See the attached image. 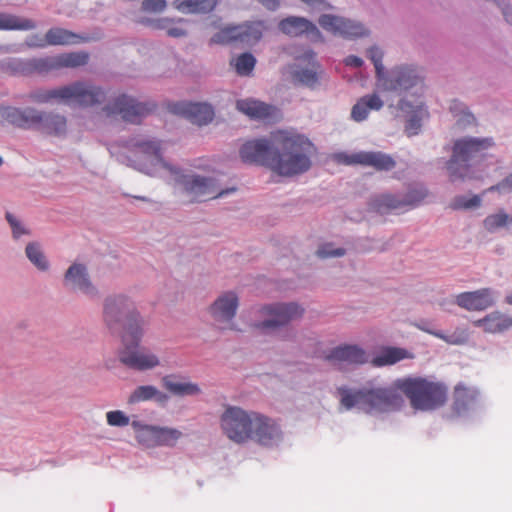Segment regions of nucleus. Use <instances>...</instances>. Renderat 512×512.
<instances>
[{
  "label": "nucleus",
  "instance_id": "obj_1",
  "mask_svg": "<svg viewBox=\"0 0 512 512\" xmlns=\"http://www.w3.org/2000/svg\"><path fill=\"white\" fill-rule=\"evenodd\" d=\"M314 144L295 131L278 130L270 139H256L244 143L240 157L245 163L268 167L281 176H295L308 171L315 154Z\"/></svg>",
  "mask_w": 512,
  "mask_h": 512
},
{
  "label": "nucleus",
  "instance_id": "obj_2",
  "mask_svg": "<svg viewBox=\"0 0 512 512\" xmlns=\"http://www.w3.org/2000/svg\"><path fill=\"white\" fill-rule=\"evenodd\" d=\"M104 320L113 330L122 324V348L119 361L130 369L146 371L160 365L158 356L146 348H139L143 336V321L133 303L125 296L108 297L104 304Z\"/></svg>",
  "mask_w": 512,
  "mask_h": 512
},
{
  "label": "nucleus",
  "instance_id": "obj_3",
  "mask_svg": "<svg viewBox=\"0 0 512 512\" xmlns=\"http://www.w3.org/2000/svg\"><path fill=\"white\" fill-rule=\"evenodd\" d=\"M122 162L141 172L150 173V168L157 165L170 171L182 185L190 202H203L223 196L235 189L220 190L213 178L198 175H180L179 171L168 165L161 155L159 141L149 139H132L128 142L127 151L122 155Z\"/></svg>",
  "mask_w": 512,
  "mask_h": 512
},
{
  "label": "nucleus",
  "instance_id": "obj_4",
  "mask_svg": "<svg viewBox=\"0 0 512 512\" xmlns=\"http://www.w3.org/2000/svg\"><path fill=\"white\" fill-rule=\"evenodd\" d=\"M379 86L386 91H395L405 96L398 103V110L407 117L405 131L409 136L416 135L421 127L422 119L427 116L422 94L424 91V75L420 69L412 65L394 67L380 80Z\"/></svg>",
  "mask_w": 512,
  "mask_h": 512
},
{
  "label": "nucleus",
  "instance_id": "obj_5",
  "mask_svg": "<svg viewBox=\"0 0 512 512\" xmlns=\"http://www.w3.org/2000/svg\"><path fill=\"white\" fill-rule=\"evenodd\" d=\"M337 392L340 395V403L346 410L357 408L368 414L398 410L404 403L395 382L392 387H380L369 381L360 389L339 387Z\"/></svg>",
  "mask_w": 512,
  "mask_h": 512
},
{
  "label": "nucleus",
  "instance_id": "obj_6",
  "mask_svg": "<svg viewBox=\"0 0 512 512\" xmlns=\"http://www.w3.org/2000/svg\"><path fill=\"white\" fill-rule=\"evenodd\" d=\"M413 409L430 412L443 407L448 400V387L433 377L409 376L395 380Z\"/></svg>",
  "mask_w": 512,
  "mask_h": 512
},
{
  "label": "nucleus",
  "instance_id": "obj_7",
  "mask_svg": "<svg viewBox=\"0 0 512 512\" xmlns=\"http://www.w3.org/2000/svg\"><path fill=\"white\" fill-rule=\"evenodd\" d=\"M494 146L492 138L465 137L454 142L451 159L447 162L452 182L468 177L470 162L483 159L488 149Z\"/></svg>",
  "mask_w": 512,
  "mask_h": 512
},
{
  "label": "nucleus",
  "instance_id": "obj_8",
  "mask_svg": "<svg viewBox=\"0 0 512 512\" xmlns=\"http://www.w3.org/2000/svg\"><path fill=\"white\" fill-rule=\"evenodd\" d=\"M255 412L237 406H228L220 417V427L223 433L236 444L247 443Z\"/></svg>",
  "mask_w": 512,
  "mask_h": 512
},
{
  "label": "nucleus",
  "instance_id": "obj_9",
  "mask_svg": "<svg viewBox=\"0 0 512 512\" xmlns=\"http://www.w3.org/2000/svg\"><path fill=\"white\" fill-rule=\"evenodd\" d=\"M64 104L79 107H91L101 104L105 98V91L90 82L76 81L64 86Z\"/></svg>",
  "mask_w": 512,
  "mask_h": 512
},
{
  "label": "nucleus",
  "instance_id": "obj_10",
  "mask_svg": "<svg viewBox=\"0 0 512 512\" xmlns=\"http://www.w3.org/2000/svg\"><path fill=\"white\" fill-rule=\"evenodd\" d=\"M333 159L338 164L361 165L377 171H389L396 166L395 160L381 151H360L351 154L340 152L334 154Z\"/></svg>",
  "mask_w": 512,
  "mask_h": 512
},
{
  "label": "nucleus",
  "instance_id": "obj_11",
  "mask_svg": "<svg viewBox=\"0 0 512 512\" xmlns=\"http://www.w3.org/2000/svg\"><path fill=\"white\" fill-rule=\"evenodd\" d=\"M154 107V105L140 103L134 98L122 94L107 104L104 111L108 116L120 115L126 122L139 123Z\"/></svg>",
  "mask_w": 512,
  "mask_h": 512
},
{
  "label": "nucleus",
  "instance_id": "obj_12",
  "mask_svg": "<svg viewBox=\"0 0 512 512\" xmlns=\"http://www.w3.org/2000/svg\"><path fill=\"white\" fill-rule=\"evenodd\" d=\"M283 433L278 422L262 413L255 412L249 441L260 446L273 447L278 445Z\"/></svg>",
  "mask_w": 512,
  "mask_h": 512
},
{
  "label": "nucleus",
  "instance_id": "obj_13",
  "mask_svg": "<svg viewBox=\"0 0 512 512\" xmlns=\"http://www.w3.org/2000/svg\"><path fill=\"white\" fill-rule=\"evenodd\" d=\"M262 313L268 317L255 327L262 330H273L288 322L298 319L303 314V309L295 303L273 304L262 308Z\"/></svg>",
  "mask_w": 512,
  "mask_h": 512
},
{
  "label": "nucleus",
  "instance_id": "obj_14",
  "mask_svg": "<svg viewBox=\"0 0 512 512\" xmlns=\"http://www.w3.org/2000/svg\"><path fill=\"white\" fill-rule=\"evenodd\" d=\"M318 22L324 30L347 39L364 37L369 34L368 29L361 23L340 16L324 14Z\"/></svg>",
  "mask_w": 512,
  "mask_h": 512
},
{
  "label": "nucleus",
  "instance_id": "obj_15",
  "mask_svg": "<svg viewBox=\"0 0 512 512\" xmlns=\"http://www.w3.org/2000/svg\"><path fill=\"white\" fill-rule=\"evenodd\" d=\"M426 195L427 193L423 188L409 191L404 200H399L390 194H384L374 199L373 207L381 214L405 207H414L418 205Z\"/></svg>",
  "mask_w": 512,
  "mask_h": 512
},
{
  "label": "nucleus",
  "instance_id": "obj_16",
  "mask_svg": "<svg viewBox=\"0 0 512 512\" xmlns=\"http://www.w3.org/2000/svg\"><path fill=\"white\" fill-rule=\"evenodd\" d=\"M325 359L342 369L345 365H361L368 361L366 351L358 345H342L332 349Z\"/></svg>",
  "mask_w": 512,
  "mask_h": 512
},
{
  "label": "nucleus",
  "instance_id": "obj_17",
  "mask_svg": "<svg viewBox=\"0 0 512 512\" xmlns=\"http://www.w3.org/2000/svg\"><path fill=\"white\" fill-rule=\"evenodd\" d=\"M171 111L200 126L208 124L214 117L213 108L206 103L178 102L171 106Z\"/></svg>",
  "mask_w": 512,
  "mask_h": 512
},
{
  "label": "nucleus",
  "instance_id": "obj_18",
  "mask_svg": "<svg viewBox=\"0 0 512 512\" xmlns=\"http://www.w3.org/2000/svg\"><path fill=\"white\" fill-rule=\"evenodd\" d=\"M2 118L11 125L22 129H36L41 120V111L32 108L6 107L1 111Z\"/></svg>",
  "mask_w": 512,
  "mask_h": 512
},
{
  "label": "nucleus",
  "instance_id": "obj_19",
  "mask_svg": "<svg viewBox=\"0 0 512 512\" xmlns=\"http://www.w3.org/2000/svg\"><path fill=\"white\" fill-rule=\"evenodd\" d=\"M455 303L468 311H483L494 305V298L491 289L482 288L458 294Z\"/></svg>",
  "mask_w": 512,
  "mask_h": 512
},
{
  "label": "nucleus",
  "instance_id": "obj_20",
  "mask_svg": "<svg viewBox=\"0 0 512 512\" xmlns=\"http://www.w3.org/2000/svg\"><path fill=\"white\" fill-rule=\"evenodd\" d=\"M301 59L306 62V65H296L291 72L292 79L295 83L312 88L318 82L320 65L316 62L315 53L312 50L305 52Z\"/></svg>",
  "mask_w": 512,
  "mask_h": 512
},
{
  "label": "nucleus",
  "instance_id": "obj_21",
  "mask_svg": "<svg viewBox=\"0 0 512 512\" xmlns=\"http://www.w3.org/2000/svg\"><path fill=\"white\" fill-rule=\"evenodd\" d=\"M64 283L73 290H79L87 295H93L96 292L95 287L89 280L87 269L82 264L71 265L66 274Z\"/></svg>",
  "mask_w": 512,
  "mask_h": 512
},
{
  "label": "nucleus",
  "instance_id": "obj_22",
  "mask_svg": "<svg viewBox=\"0 0 512 512\" xmlns=\"http://www.w3.org/2000/svg\"><path fill=\"white\" fill-rule=\"evenodd\" d=\"M238 297L233 292L221 295L210 307V313L217 322H228L236 313Z\"/></svg>",
  "mask_w": 512,
  "mask_h": 512
},
{
  "label": "nucleus",
  "instance_id": "obj_23",
  "mask_svg": "<svg viewBox=\"0 0 512 512\" xmlns=\"http://www.w3.org/2000/svg\"><path fill=\"white\" fill-rule=\"evenodd\" d=\"M88 37H83L67 29L54 27L49 29L45 34V40H41L40 43H35L41 48L48 45L60 46V45H72L79 44L88 41Z\"/></svg>",
  "mask_w": 512,
  "mask_h": 512
},
{
  "label": "nucleus",
  "instance_id": "obj_24",
  "mask_svg": "<svg viewBox=\"0 0 512 512\" xmlns=\"http://www.w3.org/2000/svg\"><path fill=\"white\" fill-rule=\"evenodd\" d=\"M236 108L241 113L255 120L270 118L275 112V108L272 105L253 98L237 100Z\"/></svg>",
  "mask_w": 512,
  "mask_h": 512
},
{
  "label": "nucleus",
  "instance_id": "obj_25",
  "mask_svg": "<svg viewBox=\"0 0 512 512\" xmlns=\"http://www.w3.org/2000/svg\"><path fill=\"white\" fill-rule=\"evenodd\" d=\"M473 325L481 327L486 333H502L512 327V316L494 311L481 319L473 321Z\"/></svg>",
  "mask_w": 512,
  "mask_h": 512
},
{
  "label": "nucleus",
  "instance_id": "obj_26",
  "mask_svg": "<svg viewBox=\"0 0 512 512\" xmlns=\"http://www.w3.org/2000/svg\"><path fill=\"white\" fill-rule=\"evenodd\" d=\"M278 27L281 32L292 37H297L304 33H312L317 37H321L317 27L312 22L302 17H287L280 21Z\"/></svg>",
  "mask_w": 512,
  "mask_h": 512
},
{
  "label": "nucleus",
  "instance_id": "obj_27",
  "mask_svg": "<svg viewBox=\"0 0 512 512\" xmlns=\"http://www.w3.org/2000/svg\"><path fill=\"white\" fill-rule=\"evenodd\" d=\"M16 69L26 75L34 73L44 74L58 70L56 55L20 60L17 63Z\"/></svg>",
  "mask_w": 512,
  "mask_h": 512
},
{
  "label": "nucleus",
  "instance_id": "obj_28",
  "mask_svg": "<svg viewBox=\"0 0 512 512\" xmlns=\"http://www.w3.org/2000/svg\"><path fill=\"white\" fill-rule=\"evenodd\" d=\"M36 129L48 135L61 136L67 131V119L58 113L41 111V120Z\"/></svg>",
  "mask_w": 512,
  "mask_h": 512
},
{
  "label": "nucleus",
  "instance_id": "obj_29",
  "mask_svg": "<svg viewBox=\"0 0 512 512\" xmlns=\"http://www.w3.org/2000/svg\"><path fill=\"white\" fill-rule=\"evenodd\" d=\"M383 107L381 98L373 93L361 97L352 107L351 118L357 122L365 120L371 110H380Z\"/></svg>",
  "mask_w": 512,
  "mask_h": 512
},
{
  "label": "nucleus",
  "instance_id": "obj_30",
  "mask_svg": "<svg viewBox=\"0 0 512 512\" xmlns=\"http://www.w3.org/2000/svg\"><path fill=\"white\" fill-rule=\"evenodd\" d=\"M477 391L460 383L454 387L452 411L456 416L466 412L475 401Z\"/></svg>",
  "mask_w": 512,
  "mask_h": 512
},
{
  "label": "nucleus",
  "instance_id": "obj_31",
  "mask_svg": "<svg viewBox=\"0 0 512 512\" xmlns=\"http://www.w3.org/2000/svg\"><path fill=\"white\" fill-rule=\"evenodd\" d=\"M412 354L404 348L399 347H383L378 355H376L371 363L375 367H383L393 365L401 360L412 358Z\"/></svg>",
  "mask_w": 512,
  "mask_h": 512
},
{
  "label": "nucleus",
  "instance_id": "obj_32",
  "mask_svg": "<svg viewBox=\"0 0 512 512\" xmlns=\"http://www.w3.org/2000/svg\"><path fill=\"white\" fill-rule=\"evenodd\" d=\"M236 29L239 42L254 44L261 39L266 26L263 21H252L236 25Z\"/></svg>",
  "mask_w": 512,
  "mask_h": 512
},
{
  "label": "nucleus",
  "instance_id": "obj_33",
  "mask_svg": "<svg viewBox=\"0 0 512 512\" xmlns=\"http://www.w3.org/2000/svg\"><path fill=\"white\" fill-rule=\"evenodd\" d=\"M168 399V396L161 392L157 387L153 385H142L138 386L128 397L127 402L129 404H136L140 402L155 400L159 403H164Z\"/></svg>",
  "mask_w": 512,
  "mask_h": 512
},
{
  "label": "nucleus",
  "instance_id": "obj_34",
  "mask_svg": "<svg viewBox=\"0 0 512 512\" xmlns=\"http://www.w3.org/2000/svg\"><path fill=\"white\" fill-rule=\"evenodd\" d=\"M162 382L165 389L176 396H192L201 393V389L196 383L179 381L173 376H165Z\"/></svg>",
  "mask_w": 512,
  "mask_h": 512
},
{
  "label": "nucleus",
  "instance_id": "obj_35",
  "mask_svg": "<svg viewBox=\"0 0 512 512\" xmlns=\"http://www.w3.org/2000/svg\"><path fill=\"white\" fill-rule=\"evenodd\" d=\"M132 427L135 430L136 440L139 444L147 448L157 447V438L159 426L145 425L138 421L132 422Z\"/></svg>",
  "mask_w": 512,
  "mask_h": 512
},
{
  "label": "nucleus",
  "instance_id": "obj_36",
  "mask_svg": "<svg viewBox=\"0 0 512 512\" xmlns=\"http://www.w3.org/2000/svg\"><path fill=\"white\" fill-rule=\"evenodd\" d=\"M35 28L36 24L31 19L0 12V30L27 31Z\"/></svg>",
  "mask_w": 512,
  "mask_h": 512
},
{
  "label": "nucleus",
  "instance_id": "obj_37",
  "mask_svg": "<svg viewBox=\"0 0 512 512\" xmlns=\"http://www.w3.org/2000/svg\"><path fill=\"white\" fill-rule=\"evenodd\" d=\"M58 70L63 68H78L89 61V54L85 51L67 52L56 55Z\"/></svg>",
  "mask_w": 512,
  "mask_h": 512
},
{
  "label": "nucleus",
  "instance_id": "obj_38",
  "mask_svg": "<svg viewBox=\"0 0 512 512\" xmlns=\"http://www.w3.org/2000/svg\"><path fill=\"white\" fill-rule=\"evenodd\" d=\"M217 4L216 0H176V8L184 13H208Z\"/></svg>",
  "mask_w": 512,
  "mask_h": 512
},
{
  "label": "nucleus",
  "instance_id": "obj_39",
  "mask_svg": "<svg viewBox=\"0 0 512 512\" xmlns=\"http://www.w3.org/2000/svg\"><path fill=\"white\" fill-rule=\"evenodd\" d=\"M64 86L53 89H39L32 91L28 98L30 101L38 104H46L51 102L64 103Z\"/></svg>",
  "mask_w": 512,
  "mask_h": 512
},
{
  "label": "nucleus",
  "instance_id": "obj_40",
  "mask_svg": "<svg viewBox=\"0 0 512 512\" xmlns=\"http://www.w3.org/2000/svg\"><path fill=\"white\" fill-rule=\"evenodd\" d=\"M422 330L434 335L435 337L442 339L450 345H463L469 340V332L465 328H457L452 334L446 335L440 331H430L421 327Z\"/></svg>",
  "mask_w": 512,
  "mask_h": 512
},
{
  "label": "nucleus",
  "instance_id": "obj_41",
  "mask_svg": "<svg viewBox=\"0 0 512 512\" xmlns=\"http://www.w3.org/2000/svg\"><path fill=\"white\" fill-rule=\"evenodd\" d=\"M182 436H183V433L176 428L159 426L158 437H156L157 438V447L158 446L173 447L182 438Z\"/></svg>",
  "mask_w": 512,
  "mask_h": 512
},
{
  "label": "nucleus",
  "instance_id": "obj_42",
  "mask_svg": "<svg viewBox=\"0 0 512 512\" xmlns=\"http://www.w3.org/2000/svg\"><path fill=\"white\" fill-rule=\"evenodd\" d=\"M26 255L28 259L40 270L44 271L48 269V261L40 249V246L36 243H29L26 246Z\"/></svg>",
  "mask_w": 512,
  "mask_h": 512
},
{
  "label": "nucleus",
  "instance_id": "obj_43",
  "mask_svg": "<svg viewBox=\"0 0 512 512\" xmlns=\"http://www.w3.org/2000/svg\"><path fill=\"white\" fill-rule=\"evenodd\" d=\"M256 64L255 57L250 53H243L235 59L234 67L241 76H248L253 71Z\"/></svg>",
  "mask_w": 512,
  "mask_h": 512
},
{
  "label": "nucleus",
  "instance_id": "obj_44",
  "mask_svg": "<svg viewBox=\"0 0 512 512\" xmlns=\"http://www.w3.org/2000/svg\"><path fill=\"white\" fill-rule=\"evenodd\" d=\"M211 42L215 44H229L232 42H239L236 26H226L220 29L211 38Z\"/></svg>",
  "mask_w": 512,
  "mask_h": 512
},
{
  "label": "nucleus",
  "instance_id": "obj_45",
  "mask_svg": "<svg viewBox=\"0 0 512 512\" xmlns=\"http://www.w3.org/2000/svg\"><path fill=\"white\" fill-rule=\"evenodd\" d=\"M510 223H512V218L504 212L489 215L484 220V226L488 231H494Z\"/></svg>",
  "mask_w": 512,
  "mask_h": 512
},
{
  "label": "nucleus",
  "instance_id": "obj_46",
  "mask_svg": "<svg viewBox=\"0 0 512 512\" xmlns=\"http://www.w3.org/2000/svg\"><path fill=\"white\" fill-rule=\"evenodd\" d=\"M368 58L373 62L376 72V78L378 83L385 76L384 66L382 64L383 59V51L377 47L373 46L368 50Z\"/></svg>",
  "mask_w": 512,
  "mask_h": 512
},
{
  "label": "nucleus",
  "instance_id": "obj_47",
  "mask_svg": "<svg viewBox=\"0 0 512 512\" xmlns=\"http://www.w3.org/2000/svg\"><path fill=\"white\" fill-rule=\"evenodd\" d=\"M481 204V198L478 195H474L471 198H466L465 196H457L455 197L450 206L454 210L459 209H472L477 208Z\"/></svg>",
  "mask_w": 512,
  "mask_h": 512
},
{
  "label": "nucleus",
  "instance_id": "obj_48",
  "mask_svg": "<svg viewBox=\"0 0 512 512\" xmlns=\"http://www.w3.org/2000/svg\"><path fill=\"white\" fill-rule=\"evenodd\" d=\"M107 423L110 426L124 427L130 422L129 417L120 410L109 411L106 414Z\"/></svg>",
  "mask_w": 512,
  "mask_h": 512
},
{
  "label": "nucleus",
  "instance_id": "obj_49",
  "mask_svg": "<svg viewBox=\"0 0 512 512\" xmlns=\"http://www.w3.org/2000/svg\"><path fill=\"white\" fill-rule=\"evenodd\" d=\"M344 254H345V250L343 248L332 249L331 244L322 245L317 250V255L320 258L339 257V256H343Z\"/></svg>",
  "mask_w": 512,
  "mask_h": 512
},
{
  "label": "nucleus",
  "instance_id": "obj_50",
  "mask_svg": "<svg viewBox=\"0 0 512 512\" xmlns=\"http://www.w3.org/2000/svg\"><path fill=\"white\" fill-rule=\"evenodd\" d=\"M166 8L165 0H144L142 2V10L145 12L158 13Z\"/></svg>",
  "mask_w": 512,
  "mask_h": 512
},
{
  "label": "nucleus",
  "instance_id": "obj_51",
  "mask_svg": "<svg viewBox=\"0 0 512 512\" xmlns=\"http://www.w3.org/2000/svg\"><path fill=\"white\" fill-rule=\"evenodd\" d=\"M6 219L12 228L15 238H18L21 235L27 233V231L22 227L21 223L11 213L6 214Z\"/></svg>",
  "mask_w": 512,
  "mask_h": 512
},
{
  "label": "nucleus",
  "instance_id": "obj_52",
  "mask_svg": "<svg viewBox=\"0 0 512 512\" xmlns=\"http://www.w3.org/2000/svg\"><path fill=\"white\" fill-rule=\"evenodd\" d=\"M512 190V174L508 175L505 179H503L501 182L497 183L496 185L491 186L488 188V192H505V191H511Z\"/></svg>",
  "mask_w": 512,
  "mask_h": 512
},
{
  "label": "nucleus",
  "instance_id": "obj_53",
  "mask_svg": "<svg viewBox=\"0 0 512 512\" xmlns=\"http://www.w3.org/2000/svg\"><path fill=\"white\" fill-rule=\"evenodd\" d=\"M148 23L154 29H161V30L168 31V28L171 24V20L168 18H162V19L151 20V21L149 20Z\"/></svg>",
  "mask_w": 512,
  "mask_h": 512
},
{
  "label": "nucleus",
  "instance_id": "obj_54",
  "mask_svg": "<svg viewBox=\"0 0 512 512\" xmlns=\"http://www.w3.org/2000/svg\"><path fill=\"white\" fill-rule=\"evenodd\" d=\"M498 6L501 7L505 20L512 24V12L509 11L508 5L505 0H494Z\"/></svg>",
  "mask_w": 512,
  "mask_h": 512
},
{
  "label": "nucleus",
  "instance_id": "obj_55",
  "mask_svg": "<svg viewBox=\"0 0 512 512\" xmlns=\"http://www.w3.org/2000/svg\"><path fill=\"white\" fill-rule=\"evenodd\" d=\"M167 34L170 37L178 38V37L185 36L187 34V32L181 27L170 25L168 28Z\"/></svg>",
  "mask_w": 512,
  "mask_h": 512
},
{
  "label": "nucleus",
  "instance_id": "obj_56",
  "mask_svg": "<svg viewBox=\"0 0 512 512\" xmlns=\"http://www.w3.org/2000/svg\"><path fill=\"white\" fill-rule=\"evenodd\" d=\"M344 62L347 66H352L356 68L362 66L363 64V60L360 57L354 55L346 57Z\"/></svg>",
  "mask_w": 512,
  "mask_h": 512
},
{
  "label": "nucleus",
  "instance_id": "obj_57",
  "mask_svg": "<svg viewBox=\"0 0 512 512\" xmlns=\"http://www.w3.org/2000/svg\"><path fill=\"white\" fill-rule=\"evenodd\" d=\"M264 7H266L269 10H276L281 0H258Z\"/></svg>",
  "mask_w": 512,
  "mask_h": 512
},
{
  "label": "nucleus",
  "instance_id": "obj_58",
  "mask_svg": "<svg viewBox=\"0 0 512 512\" xmlns=\"http://www.w3.org/2000/svg\"><path fill=\"white\" fill-rule=\"evenodd\" d=\"M41 40H45V37H44V38H42V37H39L38 35H33V36H31V37L29 38V40H28V42H27V43H28V45H29L30 47H38V48H40V47H39L38 45H36L35 43H40V42H41Z\"/></svg>",
  "mask_w": 512,
  "mask_h": 512
},
{
  "label": "nucleus",
  "instance_id": "obj_59",
  "mask_svg": "<svg viewBox=\"0 0 512 512\" xmlns=\"http://www.w3.org/2000/svg\"><path fill=\"white\" fill-rule=\"evenodd\" d=\"M505 302L512 305V292L505 297Z\"/></svg>",
  "mask_w": 512,
  "mask_h": 512
},
{
  "label": "nucleus",
  "instance_id": "obj_60",
  "mask_svg": "<svg viewBox=\"0 0 512 512\" xmlns=\"http://www.w3.org/2000/svg\"><path fill=\"white\" fill-rule=\"evenodd\" d=\"M134 198H135V199H138V200H142V201H147V198H146V197L135 196Z\"/></svg>",
  "mask_w": 512,
  "mask_h": 512
},
{
  "label": "nucleus",
  "instance_id": "obj_61",
  "mask_svg": "<svg viewBox=\"0 0 512 512\" xmlns=\"http://www.w3.org/2000/svg\"><path fill=\"white\" fill-rule=\"evenodd\" d=\"M2 162H3V161H2V158L0 157V166L2 165Z\"/></svg>",
  "mask_w": 512,
  "mask_h": 512
}]
</instances>
